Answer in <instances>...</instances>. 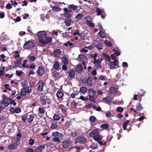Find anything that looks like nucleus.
<instances>
[{
  "mask_svg": "<svg viewBox=\"0 0 152 152\" xmlns=\"http://www.w3.org/2000/svg\"><path fill=\"white\" fill-rule=\"evenodd\" d=\"M86 24L88 25L91 27L93 28L95 26L94 24L89 20H87L86 21Z\"/></svg>",
  "mask_w": 152,
  "mask_h": 152,
  "instance_id": "49530a36",
  "label": "nucleus"
},
{
  "mask_svg": "<svg viewBox=\"0 0 152 152\" xmlns=\"http://www.w3.org/2000/svg\"><path fill=\"white\" fill-rule=\"evenodd\" d=\"M83 17V15L81 13H78L75 16V18L80 19L82 18Z\"/></svg>",
  "mask_w": 152,
  "mask_h": 152,
  "instance_id": "052dcab7",
  "label": "nucleus"
},
{
  "mask_svg": "<svg viewBox=\"0 0 152 152\" xmlns=\"http://www.w3.org/2000/svg\"><path fill=\"white\" fill-rule=\"evenodd\" d=\"M88 96H95L96 94L95 91L92 88H89L88 89Z\"/></svg>",
  "mask_w": 152,
  "mask_h": 152,
  "instance_id": "4468645a",
  "label": "nucleus"
},
{
  "mask_svg": "<svg viewBox=\"0 0 152 152\" xmlns=\"http://www.w3.org/2000/svg\"><path fill=\"white\" fill-rule=\"evenodd\" d=\"M118 90V88L114 87L112 86L110 88L109 94H114Z\"/></svg>",
  "mask_w": 152,
  "mask_h": 152,
  "instance_id": "2eb2a0df",
  "label": "nucleus"
},
{
  "mask_svg": "<svg viewBox=\"0 0 152 152\" xmlns=\"http://www.w3.org/2000/svg\"><path fill=\"white\" fill-rule=\"evenodd\" d=\"M76 141L75 143H76L77 142L79 143L84 144L86 142V139L83 136H78L76 138Z\"/></svg>",
  "mask_w": 152,
  "mask_h": 152,
  "instance_id": "20e7f679",
  "label": "nucleus"
},
{
  "mask_svg": "<svg viewBox=\"0 0 152 152\" xmlns=\"http://www.w3.org/2000/svg\"><path fill=\"white\" fill-rule=\"evenodd\" d=\"M71 142L69 140L64 141L62 143V146L63 148L67 149L70 145Z\"/></svg>",
  "mask_w": 152,
  "mask_h": 152,
  "instance_id": "9b49d317",
  "label": "nucleus"
},
{
  "mask_svg": "<svg viewBox=\"0 0 152 152\" xmlns=\"http://www.w3.org/2000/svg\"><path fill=\"white\" fill-rule=\"evenodd\" d=\"M94 96H89V99L90 100L91 102L93 103H95V98L94 97Z\"/></svg>",
  "mask_w": 152,
  "mask_h": 152,
  "instance_id": "37998d69",
  "label": "nucleus"
},
{
  "mask_svg": "<svg viewBox=\"0 0 152 152\" xmlns=\"http://www.w3.org/2000/svg\"><path fill=\"white\" fill-rule=\"evenodd\" d=\"M52 10L55 12H58L61 10V8L57 6H54L52 7Z\"/></svg>",
  "mask_w": 152,
  "mask_h": 152,
  "instance_id": "c9c22d12",
  "label": "nucleus"
},
{
  "mask_svg": "<svg viewBox=\"0 0 152 152\" xmlns=\"http://www.w3.org/2000/svg\"><path fill=\"white\" fill-rule=\"evenodd\" d=\"M15 113H19L21 111V109L19 107H17L14 109Z\"/></svg>",
  "mask_w": 152,
  "mask_h": 152,
  "instance_id": "69168bd1",
  "label": "nucleus"
},
{
  "mask_svg": "<svg viewBox=\"0 0 152 152\" xmlns=\"http://www.w3.org/2000/svg\"><path fill=\"white\" fill-rule=\"evenodd\" d=\"M129 122L130 121L129 120H127L124 123L123 125V127L124 130L126 129L127 126Z\"/></svg>",
  "mask_w": 152,
  "mask_h": 152,
  "instance_id": "4c0bfd02",
  "label": "nucleus"
},
{
  "mask_svg": "<svg viewBox=\"0 0 152 152\" xmlns=\"http://www.w3.org/2000/svg\"><path fill=\"white\" fill-rule=\"evenodd\" d=\"M64 95V93L60 90H58L56 94V96L58 98L62 97Z\"/></svg>",
  "mask_w": 152,
  "mask_h": 152,
  "instance_id": "4be33fe9",
  "label": "nucleus"
},
{
  "mask_svg": "<svg viewBox=\"0 0 152 152\" xmlns=\"http://www.w3.org/2000/svg\"><path fill=\"white\" fill-rule=\"evenodd\" d=\"M35 46V44L33 42L30 41H26L23 45V47L28 49H32L34 48Z\"/></svg>",
  "mask_w": 152,
  "mask_h": 152,
  "instance_id": "7ed1b4c3",
  "label": "nucleus"
},
{
  "mask_svg": "<svg viewBox=\"0 0 152 152\" xmlns=\"http://www.w3.org/2000/svg\"><path fill=\"white\" fill-rule=\"evenodd\" d=\"M53 119L55 121H58L59 120L60 118V116L58 115L55 114L53 116Z\"/></svg>",
  "mask_w": 152,
  "mask_h": 152,
  "instance_id": "8fccbe9b",
  "label": "nucleus"
},
{
  "mask_svg": "<svg viewBox=\"0 0 152 152\" xmlns=\"http://www.w3.org/2000/svg\"><path fill=\"white\" fill-rule=\"evenodd\" d=\"M72 19H66L64 20V23L66 26H70L71 25V23H73L74 21L72 20Z\"/></svg>",
  "mask_w": 152,
  "mask_h": 152,
  "instance_id": "ddd939ff",
  "label": "nucleus"
},
{
  "mask_svg": "<svg viewBox=\"0 0 152 152\" xmlns=\"http://www.w3.org/2000/svg\"><path fill=\"white\" fill-rule=\"evenodd\" d=\"M96 11L98 15H100L102 14V11L101 9L99 8H98L96 9Z\"/></svg>",
  "mask_w": 152,
  "mask_h": 152,
  "instance_id": "603ef678",
  "label": "nucleus"
},
{
  "mask_svg": "<svg viewBox=\"0 0 152 152\" xmlns=\"http://www.w3.org/2000/svg\"><path fill=\"white\" fill-rule=\"evenodd\" d=\"M58 122H56L54 123H53L51 126V129H55L57 128L58 127Z\"/></svg>",
  "mask_w": 152,
  "mask_h": 152,
  "instance_id": "ea45409f",
  "label": "nucleus"
},
{
  "mask_svg": "<svg viewBox=\"0 0 152 152\" xmlns=\"http://www.w3.org/2000/svg\"><path fill=\"white\" fill-rule=\"evenodd\" d=\"M28 57L29 58L30 61L31 62H34L36 60V58L34 56H30V55H29Z\"/></svg>",
  "mask_w": 152,
  "mask_h": 152,
  "instance_id": "6e6d98bb",
  "label": "nucleus"
},
{
  "mask_svg": "<svg viewBox=\"0 0 152 152\" xmlns=\"http://www.w3.org/2000/svg\"><path fill=\"white\" fill-rule=\"evenodd\" d=\"M45 39L46 40V42H47L48 44V42H50L52 41V38L51 37H45Z\"/></svg>",
  "mask_w": 152,
  "mask_h": 152,
  "instance_id": "5fc2aeb1",
  "label": "nucleus"
},
{
  "mask_svg": "<svg viewBox=\"0 0 152 152\" xmlns=\"http://www.w3.org/2000/svg\"><path fill=\"white\" fill-rule=\"evenodd\" d=\"M102 56L107 61L109 62H110L111 61L110 57L107 53H103L102 54Z\"/></svg>",
  "mask_w": 152,
  "mask_h": 152,
  "instance_id": "6ab92c4d",
  "label": "nucleus"
},
{
  "mask_svg": "<svg viewBox=\"0 0 152 152\" xmlns=\"http://www.w3.org/2000/svg\"><path fill=\"white\" fill-rule=\"evenodd\" d=\"M92 137L97 142L99 140H101L102 138V137L100 135L96 134L95 135Z\"/></svg>",
  "mask_w": 152,
  "mask_h": 152,
  "instance_id": "412c9836",
  "label": "nucleus"
},
{
  "mask_svg": "<svg viewBox=\"0 0 152 152\" xmlns=\"http://www.w3.org/2000/svg\"><path fill=\"white\" fill-rule=\"evenodd\" d=\"M67 73H69V76L70 78H73L75 76V73L74 70L72 69H70Z\"/></svg>",
  "mask_w": 152,
  "mask_h": 152,
  "instance_id": "dca6fc26",
  "label": "nucleus"
},
{
  "mask_svg": "<svg viewBox=\"0 0 152 152\" xmlns=\"http://www.w3.org/2000/svg\"><path fill=\"white\" fill-rule=\"evenodd\" d=\"M37 90L38 91L42 92L43 91L44 83L42 80H39L37 84Z\"/></svg>",
  "mask_w": 152,
  "mask_h": 152,
  "instance_id": "39448f33",
  "label": "nucleus"
},
{
  "mask_svg": "<svg viewBox=\"0 0 152 152\" xmlns=\"http://www.w3.org/2000/svg\"><path fill=\"white\" fill-rule=\"evenodd\" d=\"M68 8L70 9H72L73 10H76L77 8V6L73 4L69 5L68 6Z\"/></svg>",
  "mask_w": 152,
  "mask_h": 152,
  "instance_id": "473e14b6",
  "label": "nucleus"
},
{
  "mask_svg": "<svg viewBox=\"0 0 152 152\" xmlns=\"http://www.w3.org/2000/svg\"><path fill=\"white\" fill-rule=\"evenodd\" d=\"M99 133V132L98 129H94L92 131L90 132L89 135L90 137H93L95 135L98 134Z\"/></svg>",
  "mask_w": 152,
  "mask_h": 152,
  "instance_id": "f8f14e48",
  "label": "nucleus"
},
{
  "mask_svg": "<svg viewBox=\"0 0 152 152\" xmlns=\"http://www.w3.org/2000/svg\"><path fill=\"white\" fill-rule=\"evenodd\" d=\"M21 85L23 87H25L26 88V87L28 86V83L26 80H24L22 82Z\"/></svg>",
  "mask_w": 152,
  "mask_h": 152,
  "instance_id": "a18cd8bd",
  "label": "nucleus"
},
{
  "mask_svg": "<svg viewBox=\"0 0 152 152\" xmlns=\"http://www.w3.org/2000/svg\"><path fill=\"white\" fill-rule=\"evenodd\" d=\"M59 67V64L58 61H56L54 64L53 68L56 70H58Z\"/></svg>",
  "mask_w": 152,
  "mask_h": 152,
  "instance_id": "b1692460",
  "label": "nucleus"
},
{
  "mask_svg": "<svg viewBox=\"0 0 152 152\" xmlns=\"http://www.w3.org/2000/svg\"><path fill=\"white\" fill-rule=\"evenodd\" d=\"M15 63V66L17 67H19L22 63V59L21 58L18 59Z\"/></svg>",
  "mask_w": 152,
  "mask_h": 152,
  "instance_id": "f704fd0d",
  "label": "nucleus"
},
{
  "mask_svg": "<svg viewBox=\"0 0 152 152\" xmlns=\"http://www.w3.org/2000/svg\"><path fill=\"white\" fill-rule=\"evenodd\" d=\"M8 98V101H10V102H9V105L10 104H12L13 106H15L17 103L15 102V100L12 99V98H10L9 97H7Z\"/></svg>",
  "mask_w": 152,
  "mask_h": 152,
  "instance_id": "cd10ccee",
  "label": "nucleus"
},
{
  "mask_svg": "<svg viewBox=\"0 0 152 152\" xmlns=\"http://www.w3.org/2000/svg\"><path fill=\"white\" fill-rule=\"evenodd\" d=\"M87 90H88L86 87H82L80 89V92L84 94L87 92Z\"/></svg>",
  "mask_w": 152,
  "mask_h": 152,
  "instance_id": "e433bc0d",
  "label": "nucleus"
},
{
  "mask_svg": "<svg viewBox=\"0 0 152 152\" xmlns=\"http://www.w3.org/2000/svg\"><path fill=\"white\" fill-rule=\"evenodd\" d=\"M71 105L72 107L76 108L77 106V104L73 101L71 102Z\"/></svg>",
  "mask_w": 152,
  "mask_h": 152,
  "instance_id": "e2e57ef3",
  "label": "nucleus"
},
{
  "mask_svg": "<svg viewBox=\"0 0 152 152\" xmlns=\"http://www.w3.org/2000/svg\"><path fill=\"white\" fill-rule=\"evenodd\" d=\"M89 34L88 33L86 34H83L82 35H81V38L83 40L88 39Z\"/></svg>",
  "mask_w": 152,
  "mask_h": 152,
  "instance_id": "c85d7f7f",
  "label": "nucleus"
},
{
  "mask_svg": "<svg viewBox=\"0 0 152 152\" xmlns=\"http://www.w3.org/2000/svg\"><path fill=\"white\" fill-rule=\"evenodd\" d=\"M26 152H35L34 150L31 148H28L26 149Z\"/></svg>",
  "mask_w": 152,
  "mask_h": 152,
  "instance_id": "338daca9",
  "label": "nucleus"
},
{
  "mask_svg": "<svg viewBox=\"0 0 152 152\" xmlns=\"http://www.w3.org/2000/svg\"><path fill=\"white\" fill-rule=\"evenodd\" d=\"M9 84H5L4 85V86L6 90H8L10 91H11V89L10 87H9Z\"/></svg>",
  "mask_w": 152,
  "mask_h": 152,
  "instance_id": "774afa93",
  "label": "nucleus"
},
{
  "mask_svg": "<svg viewBox=\"0 0 152 152\" xmlns=\"http://www.w3.org/2000/svg\"><path fill=\"white\" fill-rule=\"evenodd\" d=\"M18 146V143L15 142L9 145L7 147V149L9 150L14 149L17 148Z\"/></svg>",
  "mask_w": 152,
  "mask_h": 152,
  "instance_id": "1a4fd4ad",
  "label": "nucleus"
},
{
  "mask_svg": "<svg viewBox=\"0 0 152 152\" xmlns=\"http://www.w3.org/2000/svg\"><path fill=\"white\" fill-rule=\"evenodd\" d=\"M100 127L103 130L107 129L109 128V125L107 124H104L101 125L100 126Z\"/></svg>",
  "mask_w": 152,
  "mask_h": 152,
  "instance_id": "7c9ffc66",
  "label": "nucleus"
},
{
  "mask_svg": "<svg viewBox=\"0 0 152 152\" xmlns=\"http://www.w3.org/2000/svg\"><path fill=\"white\" fill-rule=\"evenodd\" d=\"M38 41L40 43L43 45H46L48 44L47 42L43 39L42 38H39L38 39Z\"/></svg>",
  "mask_w": 152,
  "mask_h": 152,
  "instance_id": "72a5a7b5",
  "label": "nucleus"
},
{
  "mask_svg": "<svg viewBox=\"0 0 152 152\" xmlns=\"http://www.w3.org/2000/svg\"><path fill=\"white\" fill-rule=\"evenodd\" d=\"M99 36H100L101 38H104L105 37V34L102 31H100L98 34Z\"/></svg>",
  "mask_w": 152,
  "mask_h": 152,
  "instance_id": "a19ab883",
  "label": "nucleus"
},
{
  "mask_svg": "<svg viewBox=\"0 0 152 152\" xmlns=\"http://www.w3.org/2000/svg\"><path fill=\"white\" fill-rule=\"evenodd\" d=\"M112 99L109 96L104 98L103 99V101L106 103H110Z\"/></svg>",
  "mask_w": 152,
  "mask_h": 152,
  "instance_id": "5701e85b",
  "label": "nucleus"
},
{
  "mask_svg": "<svg viewBox=\"0 0 152 152\" xmlns=\"http://www.w3.org/2000/svg\"><path fill=\"white\" fill-rule=\"evenodd\" d=\"M116 110L117 112L122 113L124 111V108L121 107H119L117 108Z\"/></svg>",
  "mask_w": 152,
  "mask_h": 152,
  "instance_id": "bf43d9fd",
  "label": "nucleus"
},
{
  "mask_svg": "<svg viewBox=\"0 0 152 152\" xmlns=\"http://www.w3.org/2000/svg\"><path fill=\"white\" fill-rule=\"evenodd\" d=\"M38 111L39 113L42 114H43L45 112V110L42 107H39L38 109Z\"/></svg>",
  "mask_w": 152,
  "mask_h": 152,
  "instance_id": "3c124183",
  "label": "nucleus"
},
{
  "mask_svg": "<svg viewBox=\"0 0 152 152\" xmlns=\"http://www.w3.org/2000/svg\"><path fill=\"white\" fill-rule=\"evenodd\" d=\"M26 89V88L25 87H23L21 89V91L20 93V94L21 96H25L26 95V92H25Z\"/></svg>",
  "mask_w": 152,
  "mask_h": 152,
  "instance_id": "bb28decb",
  "label": "nucleus"
},
{
  "mask_svg": "<svg viewBox=\"0 0 152 152\" xmlns=\"http://www.w3.org/2000/svg\"><path fill=\"white\" fill-rule=\"evenodd\" d=\"M44 72L45 71L43 67L42 66H39L37 71V73L38 74V75L41 77L42 76Z\"/></svg>",
  "mask_w": 152,
  "mask_h": 152,
  "instance_id": "423d86ee",
  "label": "nucleus"
},
{
  "mask_svg": "<svg viewBox=\"0 0 152 152\" xmlns=\"http://www.w3.org/2000/svg\"><path fill=\"white\" fill-rule=\"evenodd\" d=\"M47 98H45V97H42L40 99V104L42 105H45L46 104Z\"/></svg>",
  "mask_w": 152,
  "mask_h": 152,
  "instance_id": "a878e982",
  "label": "nucleus"
},
{
  "mask_svg": "<svg viewBox=\"0 0 152 152\" xmlns=\"http://www.w3.org/2000/svg\"><path fill=\"white\" fill-rule=\"evenodd\" d=\"M47 34L46 31H39L37 33V36L38 38H45L47 36Z\"/></svg>",
  "mask_w": 152,
  "mask_h": 152,
  "instance_id": "0eeeda50",
  "label": "nucleus"
},
{
  "mask_svg": "<svg viewBox=\"0 0 152 152\" xmlns=\"http://www.w3.org/2000/svg\"><path fill=\"white\" fill-rule=\"evenodd\" d=\"M82 65L80 64H78L75 68V71L78 73H80L83 70Z\"/></svg>",
  "mask_w": 152,
  "mask_h": 152,
  "instance_id": "9d476101",
  "label": "nucleus"
},
{
  "mask_svg": "<svg viewBox=\"0 0 152 152\" xmlns=\"http://www.w3.org/2000/svg\"><path fill=\"white\" fill-rule=\"evenodd\" d=\"M104 43L107 46L111 47L112 46V44L111 42L108 40H106L104 42Z\"/></svg>",
  "mask_w": 152,
  "mask_h": 152,
  "instance_id": "13d9d810",
  "label": "nucleus"
},
{
  "mask_svg": "<svg viewBox=\"0 0 152 152\" xmlns=\"http://www.w3.org/2000/svg\"><path fill=\"white\" fill-rule=\"evenodd\" d=\"M63 15L66 18V19H68L72 16L71 15L68 13H64L63 14Z\"/></svg>",
  "mask_w": 152,
  "mask_h": 152,
  "instance_id": "09e8293b",
  "label": "nucleus"
},
{
  "mask_svg": "<svg viewBox=\"0 0 152 152\" xmlns=\"http://www.w3.org/2000/svg\"><path fill=\"white\" fill-rule=\"evenodd\" d=\"M137 110V111H140L143 109V107L141 106V104L140 103L138 105L136 106Z\"/></svg>",
  "mask_w": 152,
  "mask_h": 152,
  "instance_id": "864d4df0",
  "label": "nucleus"
},
{
  "mask_svg": "<svg viewBox=\"0 0 152 152\" xmlns=\"http://www.w3.org/2000/svg\"><path fill=\"white\" fill-rule=\"evenodd\" d=\"M72 124V122L71 121H67L65 122V126H66L67 127L69 128Z\"/></svg>",
  "mask_w": 152,
  "mask_h": 152,
  "instance_id": "4d7b16f0",
  "label": "nucleus"
},
{
  "mask_svg": "<svg viewBox=\"0 0 152 152\" xmlns=\"http://www.w3.org/2000/svg\"><path fill=\"white\" fill-rule=\"evenodd\" d=\"M27 88V89L26 91L25 92H26V93L29 94L32 91V86H31L30 85L29 86H28L26 87V88Z\"/></svg>",
  "mask_w": 152,
  "mask_h": 152,
  "instance_id": "c03bdc74",
  "label": "nucleus"
},
{
  "mask_svg": "<svg viewBox=\"0 0 152 152\" xmlns=\"http://www.w3.org/2000/svg\"><path fill=\"white\" fill-rule=\"evenodd\" d=\"M62 61L63 63L66 65H68V62L67 58L64 56L62 58Z\"/></svg>",
  "mask_w": 152,
  "mask_h": 152,
  "instance_id": "79ce46f5",
  "label": "nucleus"
},
{
  "mask_svg": "<svg viewBox=\"0 0 152 152\" xmlns=\"http://www.w3.org/2000/svg\"><path fill=\"white\" fill-rule=\"evenodd\" d=\"M110 69H113L115 68H117L118 66L117 63L113 61H111L110 62Z\"/></svg>",
  "mask_w": 152,
  "mask_h": 152,
  "instance_id": "f3484780",
  "label": "nucleus"
},
{
  "mask_svg": "<svg viewBox=\"0 0 152 152\" xmlns=\"http://www.w3.org/2000/svg\"><path fill=\"white\" fill-rule=\"evenodd\" d=\"M52 135L54 137L53 138V142H57L58 143H59L60 141L59 138H62L63 136L62 134L57 131L52 133Z\"/></svg>",
  "mask_w": 152,
  "mask_h": 152,
  "instance_id": "f03ea898",
  "label": "nucleus"
},
{
  "mask_svg": "<svg viewBox=\"0 0 152 152\" xmlns=\"http://www.w3.org/2000/svg\"><path fill=\"white\" fill-rule=\"evenodd\" d=\"M34 117V114H31L29 116V117L27 119V121L29 123L32 122Z\"/></svg>",
  "mask_w": 152,
  "mask_h": 152,
  "instance_id": "393cba45",
  "label": "nucleus"
},
{
  "mask_svg": "<svg viewBox=\"0 0 152 152\" xmlns=\"http://www.w3.org/2000/svg\"><path fill=\"white\" fill-rule=\"evenodd\" d=\"M89 119L91 122L93 123L96 121V118L94 116L91 115L89 117Z\"/></svg>",
  "mask_w": 152,
  "mask_h": 152,
  "instance_id": "de8ad7c7",
  "label": "nucleus"
},
{
  "mask_svg": "<svg viewBox=\"0 0 152 152\" xmlns=\"http://www.w3.org/2000/svg\"><path fill=\"white\" fill-rule=\"evenodd\" d=\"M94 45L98 49L101 50L102 49L103 46L101 43L99 41H95L93 43Z\"/></svg>",
  "mask_w": 152,
  "mask_h": 152,
  "instance_id": "6e6552de",
  "label": "nucleus"
},
{
  "mask_svg": "<svg viewBox=\"0 0 152 152\" xmlns=\"http://www.w3.org/2000/svg\"><path fill=\"white\" fill-rule=\"evenodd\" d=\"M93 78L91 77H88L87 78L86 83L87 85L89 86H91L93 84L92 82Z\"/></svg>",
  "mask_w": 152,
  "mask_h": 152,
  "instance_id": "c756f323",
  "label": "nucleus"
},
{
  "mask_svg": "<svg viewBox=\"0 0 152 152\" xmlns=\"http://www.w3.org/2000/svg\"><path fill=\"white\" fill-rule=\"evenodd\" d=\"M2 99L0 101V109L3 110L9 105L8 98L5 95H3L2 96Z\"/></svg>",
  "mask_w": 152,
  "mask_h": 152,
  "instance_id": "f257e3e1",
  "label": "nucleus"
},
{
  "mask_svg": "<svg viewBox=\"0 0 152 152\" xmlns=\"http://www.w3.org/2000/svg\"><path fill=\"white\" fill-rule=\"evenodd\" d=\"M60 73L55 71L53 72L52 76L54 77L58 78L60 77Z\"/></svg>",
  "mask_w": 152,
  "mask_h": 152,
  "instance_id": "58836bf2",
  "label": "nucleus"
},
{
  "mask_svg": "<svg viewBox=\"0 0 152 152\" xmlns=\"http://www.w3.org/2000/svg\"><path fill=\"white\" fill-rule=\"evenodd\" d=\"M113 51L114 52L116 56H118L121 55V53L119 51L114 49H113Z\"/></svg>",
  "mask_w": 152,
  "mask_h": 152,
  "instance_id": "680f3d73",
  "label": "nucleus"
},
{
  "mask_svg": "<svg viewBox=\"0 0 152 152\" xmlns=\"http://www.w3.org/2000/svg\"><path fill=\"white\" fill-rule=\"evenodd\" d=\"M61 51L60 49H57L54 51V53L55 55L57 57H59L60 56Z\"/></svg>",
  "mask_w": 152,
  "mask_h": 152,
  "instance_id": "aec40b11",
  "label": "nucleus"
},
{
  "mask_svg": "<svg viewBox=\"0 0 152 152\" xmlns=\"http://www.w3.org/2000/svg\"><path fill=\"white\" fill-rule=\"evenodd\" d=\"M23 72L21 70H17L16 71V75L18 76H20L23 73Z\"/></svg>",
  "mask_w": 152,
  "mask_h": 152,
  "instance_id": "0e129e2a",
  "label": "nucleus"
},
{
  "mask_svg": "<svg viewBox=\"0 0 152 152\" xmlns=\"http://www.w3.org/2000/svg\"><path fill=\"white\" fill-rule=\"evenodd\" d=\"M45 146L44 145H40L35 148V152H42V149H45Z\"/></svg>",
  "mask_w": 152,
  "mask_h": 152,
  "instance_id": "a211bd4d",
  "label": "nucleus"
},
{
  "mask_svg": "<svg viewBox=\"0 0 152 152\" xmlns=\"http://www.w3.org/2000/svg\"><path fill=\"white\" fill-rule=\"evenodd\" d=\"M22 138V134L21 133H19L16 134V141L19 142Z\"/></svg>",
  "mask_w": 152,
  "mask_h": 152,
  "instance_id": "2f4dec72",
  "label": "nucleus"
}]
</instances>
